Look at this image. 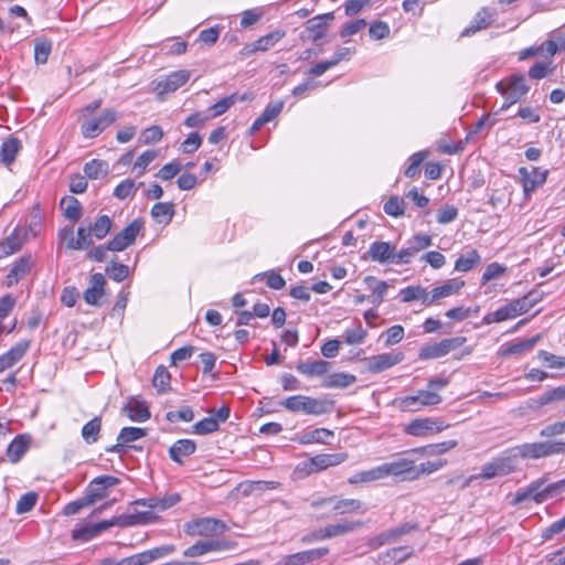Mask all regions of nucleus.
Segmentation results:
<instances>
[{"label": "nucleus", "mask_w": 565, "mask_h": 565, "mask_svg": "<svg viewBox=\"0 0 565 565\" xmlns=\"http://www.w3.org/2000/svg\"><path fill=\"white\" fill-rule=\"evenodd\" d=\"M102 428V418L96 416L87 422L82 428V437L87 444H94L98 440Z\"/></svg>", "instance_id": "obj_46"}, {"label": "nucleus", "mask_w": 565, "mask_h": 565, "mask_svg": "<svg viewBox=\"0 0 565 565\" xmlns=\"http://www.w3.org/2000/svg\"><path fill=\"white\" fill-rule=\"evenodd\" d=\"M448 427V424L430 417L416 418L406 426L405 433L415 437H425L429 434L440 433Z\"/></svg>", "instance_id": "obj_11"}, {"label": "nucleus", "mask_w": 565, "mask_h": 565, "mask_svg": "<svg viewBox=\"0 0 565 565\" xmlns=\"http://www.w3.org/2000/svg\"><path fill=\"white\" fill-rule=\"evenodd\" d=\"M565 452V441L557 439H547L535 443H525L521 445L519 454L522 459L537 460Z\"/></svg>", "instance_id": "obj_3"}, {"label": "nucleus", "mask_w": 565, "mask_h": 565, "mask_svg": "<svg viewBox=\"0 0 565 565\" xmlns=\"http://www.w3.org/2000/svg\"><path fill=\"white\" fill-rule=\"evenodd\" d=\"M280 406L292 413L306 415H323L332 412L333 402L326 398H315L306 395L289 396L279 402Z\"/></svg>", "instance_id": "obj_2"}, {"label": "nucleus", "mask_w": 565, "mask_h": 565, "mask_svg": "<svg viewBox=\"0 0 565 565\" xmlns=\"http://www.w3.org/2000/svg\"><path fill=\"white\" fill-rule=\"evenodd\" d=\"M349 458L347 452L320 454L310 459L312 471H321L341 465Z\"/></svg>", "instance_id": "obj_23"}, {"label": "nucleus", "mask_w": 565, "mask_h": 565, "mask_svg": "<svg viewBox=\"0 0 565 565\" xmlns=\"http://www.w3.org/2000/svg\"><path fill=\"white\" fill-rule=\"evenodd\" d=\"M122 411L132 422L142 423L150 418V412L143 401L130 398L129 402L122 407Z\"/></svg>", "instance_id": "obj_27"}, {"label": "nucleus", "mask_w": 565, "mask_h": 565, "mask_svg": "<svg viewBox=\"0 0 565 565\" xmlns=\"http://www.w3.org/2000/svg\"><path fill=\"white\" fill-rule=\"evenodd\" d=\"M30 441L31 439L28 435H18L14 437L7 449V456L9 457V460L13 463L20 461V459L28 451Z\"/></svg>", "instance_id": "obj_30"}, {"label": "nucleus", "mask_w": 565, "mask_h": 565, "mask_svg": "<svg viewBox=\"0 0 565 565\" xmlns=\"http://www.w3.org/2000/svg\"><path fill=\"white\" fill-rule=\"evenodd\" d=\"M106 280L103 274L95 273L90 276L89 287L84 291V300L92 306H100L104 296Z\"/></svg>", "instance_id": "obj_19"}, {"label": "nucleus", "mask_w": 565, "mask_h": 565, "mask_svg": "<svg viewBox=\"0 0 565 565\" xmlns=\"http://www.w3.org/2000/svg\"><path fill=\"white\" fill-rule=\"evenodd\" d=\"M497 89L511 103L519 102L529 90L523 75H513L508 82H499Z\"/></svg>", "instance_id": "obj_12"}, {"label": "nucleus", "mask_w": 565, "mask_h": 565, "mask_svg": "<svg viewBox=\"0 0 565 565\" xmlns=\"http://www.w3.org/2000/svg\"><path fill=\"white\" fill-rule=\"evenodd\" d=\"M546 476L534 480L527 487L520 489L513 497L511 504L519 505L527 500H533L540 504L553 499L565 491V480L547 483Z\"/></svg>", "instance_id": "obj_1"}, {"label": "nucleus", "mask_w": 565, "mask_h": 565, "mask_svg": "<svg viewBox=\"0 0 565 565\" xmlns=\"http://www.w3.org/2000/svg\"><path fill=\"white\" fill-rule=\"evenodd\" d=\"M328 548H315L303 552H298L285 557V565H305L320 561V558L328 554Z\"/></svg>", "instance_id": "obj_25"}, {"label": "nucleus", "mask_w": 565, "mask_h": 565, "mask_svg": "<svg viewBox=\"0 0 565 565\" xmlns=\"http://www.w3.org/2000/svg\"><path fill=\"white\" fill-rule=\"evenodd\" d=\"M235 102L236 98L234 95L226 96L220 99L218 102L209 107L207 113L210 118L223 115L235 104Z\"/></svg>", "instance_id": "obj_55"}, {"label": "nucleus", "mask_w": 565, "mask_h": 565, "mask_svg": "<svg viewBox=\"0 0 565 565\" xmlns=\"http://www.w3.org/2000/svg\"><path fill=\"white\" fill-rule=\"evenodd\" d=\"M147 435L146 429L139 427H124L118 437L117 441L124 443L125 446L138 440Z\"/></svg>", "instance_id": "obj_54"}, {"label": "nucleus", "mask_w": 565, "mask_h": 565, "mask_svg": "<svg viewBox=\"0 0 565 565\" xmlns=\"http://www.w3.org/2000/svg\"><path fill=\"white\" fill-rule=\"evenodd\" d=\"M90 236L89 230L82 226L77 228L76 237L74 236L73 227L67 226L60 231V237L66 241L68 249L79 250L88 248L93 244Z\"/></svg>", "instance_id": "obj_15"}, {"label": "nucleus", "mask_w": 565, "mask_h": 565, "mask_svg": "<svg viewBox=\"0 0 565 565\" xmlns=\"http://www.w3.org/2000/svg\"><path fill=\"white\" fill-rule=\"evenodd\" d=\"M129 267L124 264H119L116 262H111L106 267V274L111 278L113 280L120 282L125 280L129 276Z\"/></svg>", "instance_id": "obj_56"}, {"label": "nucleus", "mask_w": 565, "mask_h": 565, "mask_svg": "<svg viewBox=\"0 0 565 565\" xmlns=\"http://www.w3.org/2000/svg\"><path fill=\"white\" fill-rule=\"evenodd\" d=\"M113 222L107 215H100L94 222V224L88 228L92 235L96 238L102 239L106 237L111 228Z\"/></svg>", "instance_id": "obj_50"}, {"label": "nucleus", "mask_w": 565, "mask_h": 565, "mask_svg": "<svg viewBox=\"0 0 565 565\" xmlns=\"http://www.w3.org/2000/svg\"><path fill=\"white\" fill-rule=\"evenodd\" d=\"M493 13L488 8H481L473 19L471 20L470 24L463 29L461 32V36H471L476 34L478 31L487 29L490 26L493 22Z\"/></svg>", "instance_id": "obj_22"}, {"label": "nucleus", "mask_w": 565, "mask_h": 565, "mask_svg": "<svg viewBox=\"0 0 565 565\" xmlns=\"http://www.w3.org/2000/svg\"><path fill=\"white\" fill-rule=\"evenodd\" d=\"M175 213L174 204L172 202L156 203L150 211L151 217L159 224L168 225Z\"/></svg>", "instance_id": "obj_32"}, {"label": "nucleus", "mask_w": 565, "mask_h": 565, "mask_svg": "<svg viewBox=\"0 0 565 565\" xmlns=\"http://www.w3.org/2000/svg\"><path fill=\"white\" fill-rule=\"evenodd\" d=\"M330 363L324 360L312 362H301L297 365V371L306 376H321L328 373Z\"/></svg>", "instance_id": "obj_37"}, {"label": "nucleus", "mask_w": 565, "mask_h": 565, "mask_svg": "<svg viewBox=\"0 0 565 565\" xmlns=\"http://www.w3.org/2000/svg\"><path fill=\"white\" fill-rule=\"evenodd\" d=\"M519 449H521V445L509 448L502 456L494 458L501 476H507L515 471L518 466L516 460L518 458H521Z\"/></svg>", "instance_id": "obj_26"}, {"label": "nucleus", "mask_w": 565, "mask_h": 565, "mask_svg": "<svg viewBox=\"0 0 565 565\" xmlns=\"http://www.w3.org/2000/svg\"><path fill=\"white\" fill-rule=\"evenodd\" d=\"M363 526L362 521L341 520L320 529L315 536L320 540L331 539L356 531Z\"/></svg>", "instance_id": "obj_16"}, {"label": "nucleus", "mask_w": 565, "mask_h": 565, "mask_svg": "<svg viewBox=\"0 0 565 565\" xmlns=\"http://www.w3.org/2000/svg\"><path fill=\"white\" fill-rule=\"evenodd\" d=\"M404 328L399 324L392 326L385 332L381 334V338H385V345L391 347L399 343L404 338Z\"/></svg>", "instance_id": "obj_58"}, {"label": "nucleus", "mask_w": 565, "mask_h": 565, "mask_svg": "<svg viewBox=\"0 0 565 565\" xmlns=\"http://www.w3.org/2000/svg\"><path fill=\"white\" fill-rule=\"evenodd\" d=\"M310 505L313 509L331 505L337 514L365 513L367 511V507L361 500L342 499L337 495L313 500Z\"/></svg>", "instance_id": "obj_4"}, {"label": "nucleus", "mask_w": 565, "mask_h": 565, "mask_svg": "<svg viewBox=\"0 0 565 565\" xmlns=\"http://www.w3.org/2000/svg\"><path fill=\"white\" fill-rule=\"evenodd\" d=\"M182 169L181 163L178 160H172L169 163H166L156 174L157 178L162 181H168L173 179Z\"/></svg>", "instance_id": "obj_63"}, {"label": "nucleus", "mask_w": 565, "mask_h": 565, "mask_svg": "<svg viewBox=\"0 0 565 565\" xmlns=\"http://www.w3.org/2000/svg\"><path fill=\"white\" fill-rule=\"evenodd\" d=\"M499 476H501V473L499 471L498 463H497L495 459H493L492 461H490L481 467V472L479 475L470 476L468 478H462V477L450 478L446 481V486L449 487L451 484L459 483V488L463 490V489L470 487L471 482L476 479L489 480V479H492V478H495Z\"/></svg>", "instance_id": "obj_17"}, {"label": "nucleus", "mask_w": 565, "mask_h": 565, "mask_svg": "<svg viewBox=\"0 0 565 565\" xmlns=\"http://www.w3.org/2000/svg\"><path fill=\"white\" fill-rule=\"evenodd\" d=\"M21 148L19 139L10 137L6 139L0 148V160L3 164L9 167L15 160V157Z\"/></svg>", "instance_id": "obj_38"}, {"label": "nucleus", "mask_w": 565, "mask_h": 565, "mask_svg": "<svg viewBox=\"0 0 565 565\" xmlns=\"http://www.w3.org/2000/svg\"><path fill=\"white\" fill-rule=\"evenodd\" d=\"M565 401V385L554 387L550 391H546L539 398L540 405H547L553 402Z\"/></svg>", "instance_id": "obj_60"}, {"label": "nucleus", "mask_w": 565, "mask_h": 565, "mask_svg": "<svg viewBox=\"0 0 565 565\" xmlns=\"http://www.w3.org/2000/svg\"><path fill=\"white\" fill-rule=\"evenodd\" d=\"M367 331L359 322L354 327L349 328L344 331V342L350 345L361 344L365 341Z\"/></svg>", "instance_id": "obj_49"}, {"label": "nucleus", "mask_w": 565, "mask_h": 565, "mask_svg": "<svg viewBox=\"0 0 565 565\" xmlns=\"http://www.w3.org/2000/svg\"><path fill=\"white\" fill-rule=\"evenodd\" d=\"M119 483V479L114 476H99L93 479L86 489V503H94L96 500L107 495V489Z\"/></svg>", "instance_id": "obj_13"}, {"label": "nucleus", "mask_w": 565, "mask_h": 565, "mask_svg": "<svg viewBox=\"0 0 565 565\" xmlns=\"http://www.w3.org/2000/svg\"><path fill=\"white\" fill-rule=\"evenodd\" d=\"M513 318H515V311L508 303L503 307H500L499 309H497L493 312L487 313L483 317L482 322L484 324H491V323L502 322V321L513 319Z\"/></svg>", "instance_id": "obj_45"}, {"label": "nucleus", "mask_w": 565, "mask_h": 565, "mask_svg": "<svg viewBox=\"0 0 565 565\" xmlns=\"http://www.w3.org/2000/svg\"><path fill=\"white\" fill-rule=\"evenodd\" d=\"M395 246L388 242H374L363 258H371L377 263H394L395 260Z\"/></svg>", "instance_id": "obj_18"}, {"label": "nucleus", "mask_w": 565, "mask_h": 565, "mask_svg": "<svg viewBox=\"0 0 565 565\" xmlns=\"http://www.w3.org/2000/svg\"><path fill=\"white\" fill-rule=\"evenodd\" d=\"M30 267L31 265L29 257H21L20 259H18L13 264L9 274L6 276V285L8 287H11L18 284L29 273Z\"/></svg>", "instance_id": "obj_33"}, {"label": "nucleus", "mask_w": 565, "mask_h": 565, "mask_svg": "<svg viewBox=\"0 0 565 565\" xmlns=\"http://www.w3.org/2000/svg\"><path fill=\"white\" fill-rule=\"evenodd\" d=\"M413 548L409 546H398L388 550L380 561L383 565H397L405 562L412 555Z\"/></svg>", "instance_id": "obj_41"}, {"label": "nucleus", "mask_w": 565, "mask_h": 565, "mask_svg": "<svg viewBox=\"0 0 565 565\" xmlns=\"http://www.w3.org/2000/svg\"><path fill=\"white\" fill-rule=\"evenodd\" d=\"M540 335H535L529 339H522L505 345H502L499 349V354L503 358L511 355H521L527 351H531L534 345L537 343Z\"/></svg>", "instance_id": "obj_24"}, {"label": "nucleus", "mask_w": 565, "mask_h": 565, "mask_svg": "<svg viewBox=\"0 0 565 565\" xmlns=\"http://www.w3.org/2000/svg\"><path fill=\"white\" fill-rule=\"evenodd\" d=\"M415 529H416L415 524H409V523L401 524L394 529L382 532L381 534H379L377 536L372 539L370 545L373 547H377V546H382L386 543L396 542L403 535L409 533L411 531H413Z\"/></svg>", "instance_id": "obj_21"}, {"label": "nucleus", "mask_w": 565, "mask_h": 565, "mask_svg": "<svg viewBox=\"0 0 565 565\" xmlns=\"http://www.w3.org/2000/svg\"><path fill=\"white\" fill-rule=\"evenodd\" d=\"M520 174L523 175V191L526 195L532 193L539 185H542L547 177V171H539V169L534 170V177H530L525 168H520Z\"/></svg>", "instance_id": "obj_40"}, {"label": "nucleus", "mask_w": 565, "mask_h": 565, "mask_svg": "<svg viewBox=\"0 0 565 565\" xmlns=\"http://www.w3.org/2000/svg\"><path fill=\"white\" fill-rule=\"evenodd\" d=\"M174 547L172 545L154 547L129 557L116 562L115 559L106 558L102 565H147L151 562L158 561L161 557L172 553Z\"/></svg>", "instance_id": "obj_6"}, {"label": "nucleus", "mask_w": 565, "mask_h": 565, "mask_svg": "<svg viewBox=\"0 0 565 565\" xmlns=\"http://www.w3.org/2000/svg\"><path fill=\"white\" fill-rule=\"evenodd\" d=\"M404 359L405 355L402 352L393 351L381 353L370 358H364L365 369L372 374H377L397 365Z\"/></svg>", "instance_id": "obj_9"}, {"label": "nucleus", "mask_w": 565, "mask_h": 565, "mask_svg": "<svg viewBox=\"0 0 565 565\" xmlns=\"http://www.w3.org/2000/svg\"><path fill=\"white\" fill-rule=\"evenodd\" d=\"M137 191V185L131 179L121 181L114 191V195L119 200L132 196Z\"/></svg>", "instance_id": "obj_62"}, {"label": "nucleus", "mask_w": 565, "mask_h": 565, "mask_svg": "<svg viewBox=\"0 0 565 565\" xmlns=\"http://www.w3.org/2000/svg\"><path fill=\"white\" fill-rule=\"evenodd\" d=\"M190 76L191 73L186 70L172 72L157 84V89L160 94L175 92L189 81Z\"/></svg>", "instance_id": "obj_20"}, {"label": "nucleus", "mask_w": 565, "mask_h": 565, "mask_svg": "<svg viewBox=\"0 0 565 565\" xmlns=\"http://www.w3.org/2000/svg\"><path fill=\"white\" fill-rule=\"evenodd\" d=\"M363 281L372 290L369 300L374 305H381L390 285L384 280H377L374 276H365Z\"/></svg>", "instance_id": "obj_31"}, {"label": "nucleus", "mask_w": 565, "mask_h": 565, "mask_svg": "<svg viewBox=\"0 0 565 565\" xmlns=\"http://www.w3.org/2000/svg\"><path fill=\"white\" fill-rule=\"evenodd\" d=\"M29 348L30 341H21L13 345L9 351L0 355V361L7 365L8 369H10L25 355Z\"/></svg>", "instance_id": "obj_34"}, {"label": "nucleus", "mask_w": 565, "mask_h": 565, "mask_svg": "<svg viewBox=\"0 0 565 565\" xmlns=\"http://www.w3.org/2000/svg\"><path fill=\"white\" fill-rule=\"evenodd\" d=\"M327 32V22L320 21V18L313 17L306 23L305 32L301 39H308L311 42H318Z\"/></svg>", "instance_id": "obj_35"}, {"label": "nucleus", "mask_w": 565, "mask_h": 565, "mask_svg": "<svg viewBox=\"0 0 565 565\" xmlns=\"http://www.w3.org/2000/svg\"><path fill=\"white\" fill-rule=\"evenodd\" d=\"M286 35V32L284 30H275L273 32H269L268 34L260 36L258 40H256L254 43L250 44V52H266L270 47H273L277 42H279L284 36Z\"/></svg>", "instance_id": "obj_36"}, {"label": "nucleus", "mask_w": 565, "mask_h": 565, "mask_svg": "<svg viewBox=\"0 0 565 565\" xmlns=\"http://www.w3.org/2000/svg\"><path fill=\"white\" fill-rule=\"evenodd\" d=\"M158 519L157 515L151 511L139 512L134 515L124 516L122 523L125 525H136V524H146L154 522Z\"/></svg>", "instance_id": "obj_59"}, {"label": "nucleus", "mask_w": 565, "mask_h": 565, "mask_svg": "<svg viewBox=\"0 0 565 565\" xmlns=\"http://www.w3.org/2000/svg\"><path fill=\"white\" fill-rule=\"evenodd\" d=\"M195 449L196 445L193 440L179 439L169 448V456L174 462L182 465V458L191 456Z\"/></svg>", "instance_id": "obj_29"}, {"label": "nucleus", "mask_w": 565, "mask_h": 565, "mask_svg": "<svg viewBox=\"0 0 565 565\" xmlns=\"http://www.w3.org/2000/svg\"><path fill=\"white\" fill-rule=\"evenodd\" d=\"M227 530V525L214 518H198L184 524V532L191 536H217Z\"/></svg>", "instance_id": "obj_5"}, {"label": "nucleus", "mask_w": 565, "mask_h": 565, "mask_svg": "<svg viewBox=\"0 0 565 565\" xmlns=\"http://www.w3.org/2000/svg\"><path fill=\"white\" fill-rule=\"evenodd\" d=\"M393 404L402 412H419L422 406L417 395L405 396L394 399Z\"/></svg>", "instance_id": "obj_57"}, {"label": "nucleus", "mask_w": 565, "mask_h": 565, "mask_svg": "<svg viewBox=\"0 0 565 565\" xmlns=\"http://www.w3.org/2000/svg\"><path fill=\"white\" fill-rule=\"evenodd\" d=\"M356 382V376L353 374L337 372L332 373L324 381L326 387H339L344 388Z\"/></svg>", "instance_id": "obj_44"}, {"label": "nucleus", "mask_w": 565, "mask_h": 565, "mask_svg": "<svg viewBox=\"0 0 565 565\" xmlns=\"http://www.w3.org/2000/svg\"><path fill=\"white\" fill-rule=\"evenodd\" d=\"M142 226L143 222L141 220H134L108 242V249L111 252H121L132 245L137 235L142 230Z\"/></svg>", "instance_id": "obj_8"}, {"label": "nucleus", "mask_w": 565, "mask_h": 565, "mask_svg": "<svg viewBox=\"0 0 565 565\" xmlns=\"http://www.w3.org/2000/svg\"><path fill=\"white\" fill-rule=\"evenodd\" d=\"M480 262V255L477 249L467 252L460 256L455 263V270L466 273L472 269Z\"/></svg>", "instance_id": "obj_48"}, {"label": "nucleus", "mask_w": 565, "mask_h": 565, "mask_svg": "<svg viewBox=\"0 0 565 565\" xmlns=\"http://www.w3.org/2000/svg\"><path fill=\"white\" fill-rule=\"evenodd\" d=\"M230 548L227 542L217 539L200 540L193 545L184 550L183 555L186 557H198L210 553H217Z\"/></svg>", "instance_id": "obj_14"}, {"label": "nucleus", "mask_w": 565, "mask_h": 565, "mask_svg": "<svg viewBox=\"0 0 565 565\" xmlns=\"http://www.w3.org/2000/svg\"><path fill=\"white\" fill-rule=\"evenodd\" d=\"M334 433L327 428H316L310 431H306L300 437L301 444H328V439L333 437Z\"/></svg>", "instance_id": "obj_43"}, {"label": "nucleus", "mask_w": 565, "mask_h": 565, "mask_svg": "<svg viewBox=\"0 0 565 565\" xmlns=\"http://www.w3.org/2000/svg\"><path fill=\"white\" fill-rule=\"evenodd\" d=\"M384 465L387 477L407 481L416 480L415 459H412L408 456L390 462H384Z\"/></svg>", "instance_id": "obj_10"}, {"label": "nucleus", "mask_w": 565, "mask_h": 565, "mask_svg": "<svg viewBox=\"0 0 565 565\" xmlns=\"http://www.w3.org/2000/svg\"><path fill=\"white\" fill-rule=\"evenodd\" d=\"M60 207L64 216L72 222H77L82 216V204L72 195L64 196L60 202Z\"/></svg>", "instance_id": "obj_39"}, {"label": "nucleus", "mask_w": 565, "mask_h": 565, "mask_svg": "<svg viewBox=\"0 0 565 565\" xmlns=\"http://www.w3.org/2000/svg\"><path fill=\"white\" fill-rule=\"evenodd\" d=\"M170 379L171 375L163 365L157 367L152 379V384L157 388L158 393L167 392L170 386Z\"/></svg>", "instance_id": "obj_52"}, {"label": "nucleus", "mask_w": 565, "mask_h": 565, "mask_svg": "<svg viewBox=\"0 0 565 565\" xmlns=\"http://www.w3.org/2000/svg\"><path fill=\"white\" fill-rule=\"evenodd\" d=\"M465 286L463 280H456L450 279L444 282L441 286H438L434 288L433 291V299H436V301L449 297L451 295H455L459 292V290Z\"/></svg>", "instance_id": "obj_42"}, {"label": "nucleus", "mask_w": 565, "mask_h": 565, "mask_svg": "<svg viewBox=\"0 0 565 565\" xmlns=\"http://www.w3.org/2000/svg\"><path fill=\"white\" fill-rule=\"evenodd\" d=\"M217 429V419H214L213 417L203 418L193 426V431L198 435L211 434L216 431Z\"/></svg>", "instance_id": "obj_64"}, {"label": "nucleus", "mask_w": 565, "mask_h": 565, "mask_svg": "<svg viewBox=\"0 0 565 565\" xmlns=\"http://www.w3.org/2000/svg\"><path fill=\"white\" fill-rule=\"evenodd\" d=\"M446 465H447L446 459H437V460H433V461H426V462H422L418 466L415 463L416 480L419 479L424 475L428 476V475H431V473L438 471Z\"/></svg>", "instance_id": "obj_53"}, {"label": "nucleus", "mask_w": 565, "mask_h": 565, "mask_svg": "<svg viewBox=\"0 0 565 565\" xmlns=\"http://www.w3.org/2000/svg\"><path fill=\"white\" fill-rule=\"evenodd\" d=\"M458 441L457 440H446L438 444H431L424 447L414 448L409 451H407V455L409 454H418L422 457H433V456H439L443 455L455 447H457Z\"/></svg>", "instance_id": "obj_28"}, {"label": "nucleus", "mask_w": 565, "mask_h": 565, "mask_svg": "<svg viewBox=\"0 0 565 565\" xmlns=\"http://www.w3.org/2000/svg\"><path fill=\"white\" fill-rule=\"evenodd\" d=\"M116 119V110L105 109L98 117L87 119L81 125L82 135L85 138H95L113 125Z\"/></svg>", "instance_id": "obj_7"}, {"label": "nucleus", "mask_w": 565, "mask_h": 565, "mask_svg": "<svg viewBox=\"0 0 565 565\" xmlns=\"http://www.w3.org/2000/svg\"><path fill=\"white\" fill-rule=\"evenodd\" d=\"M52 51V42L39 39L34 44V60L36 64H45Z\"/></svg>", "instance_id": "obj_51"}, {"label": "nucleus", "mask_w": 565, "mask_h": 565, "mask_svg": "<svg viewBox=\"0 0 565 565\" xmlns=\"http://www.w3.org/2000/svg\"><path fill=\"white\" fill-rule=\"evenodd\" d=\"M84 173L89 179H99L108 173V163L104 160L93 159L84 166Z\"/></svg>", "instance_id": "obj_47"}, {"label": "nucleus", "mask_w": 565, "mask_h": 565, "mask_svg": "<svg viewBox=\"0 0 565 565\" xmlns=\"http://www.w3.org/2000/svg\"><path fill=\"white\" fill-rule=\"evenodd\" d=\"M383 209L386 214L397 217L404 214L405 202L398 196H391Z\"/></svg>", "instance_id": "obj_61"}]
</instances>
